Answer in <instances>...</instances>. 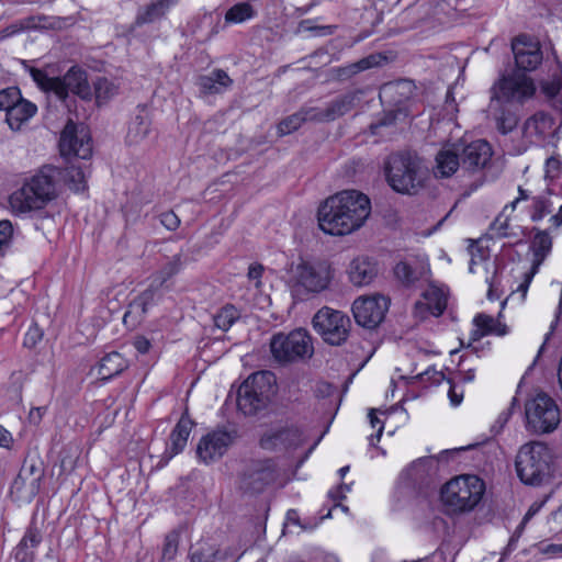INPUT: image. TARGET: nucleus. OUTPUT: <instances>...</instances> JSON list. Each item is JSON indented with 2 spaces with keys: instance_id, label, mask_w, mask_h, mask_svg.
I'll use <instances>...</instances> for the list:
<instances>
[{
  "instance_id": "17",
  "label": "nucleus",
  "mask_w": 562,
  "mask_h": 562,
  "mask_svg": "<svg viewBox=\"0 0 562 562\" xmlns=\"http://www.w3.org/2000/svg\"><path fill=\"white\" fill-rule=\"evenodd\" d=\"M303 442V431L295 425L271 428L260 439L261 448L271 451L294 450Z\"/></svg>"
},
{
  "instance_id": "44",
  "label": "nucleus",
  "mask_w": 562,
  "mask_h": 562,
  "mask_svg": "<svg viewBox=\"0 0 562 562\" xmlns=\"http://www.w3.org/2000/svg\"><path fill=\"white\" fill-rule=\"evenodd\" d=\"M223 557L207 543H202L191 552V562H221Z\"/></svg>"
},
{
  "instance_id": "51",
  "label": "nucleus",
  "mask_w": 562,
  "mask_h": 562,
  "mask_svg": "<svg viewBox=\"0 0 562 562\" xmlns=\"http://www.w3.org/2000/svg\"><path fill=\"white\" fill-rule=\"evenodd\" d=\"M178 550V535L171 532L166 536L165 544L162 548V558L165 560H172L176 557Z\"/></svg>"
},
{
  "instance_id": "53",
  "label": "nucleus",
  "mask_w": 562,
  "mask_h": 562,
  "mask_svg": "<svg viewBox=\"0 0 562 562\" xmlns=\"http://www.w3.org/2000/svg\"><path fill=\"white\" fill-rule=\"evenodd\" d=\"M160 223L168 231H176L180 225V220L176 213H173L172 211H169V212H165L160 215Z\"/></svg>"
},
{
  "instance_id": "62",
  "label": "nucleus",
  "mask_w": 562,
  "mask_h": 562,
  "mask_svg": "<svg viewBox=\"0 0 562 562\" xmlns=\"http://www.w3.org/2000/svg\"><path fill=\"white\" fill-rule=\"evenodd\" d=\"M329 498L335 502V506H338V502L342 501L345 497V493L341 492V488L336 487L335 490H330L328 493Z\"/></svg>"
},
{
  "instance_id": "54",
  "label": "nucleus",
  "mask_w": 562,
  "mask_h": 562,
  "mask_svg": "<svg viewBox=\"0 0 562 562\" xmlns=\"http://www.w3.org/2000/svg\"><path fill=\"white\" fill-rule=\"evenodd\" d=\"M265 271V268L260 263H252L248 268L247 277L250 281L255 282V286L259 289L261 286V278L262 273Z\"/></svg>"
},
{
  "instance_id": "35",
  "label": "nucleus",
  "mask_w": 562,
  "mask_h": 562,
  "mask_svg": "<svg viewBox=\"0 0 562 562\" xmlns=\"http://www.w3.org/2000/svg\"><path fill=\"white\" fill-rule=\"evenodd\" d=\"M186 260L182 250L167 257L160 269L156 272L154 283L161 286L184 267Z\"/></svg>"
},
{
  "instance_id": "60",
  "label": "nucleus",
  "mask_w": 562,
  "mask_h": 562,
  "mask_svg": "<svg viewBox=\"0 0 562 562\" xmlns=\"http://www.w3.org/2000/svg\"><path fill=\"white\" fill-rule=\"evenodd\" d=\"M13 437L12 434L0 425V447L4 449H11L13 446Z\"/></svg>"
},
{
  "instance_id": "29",
  "label": "nucleus",
  "mask_w": 562,
  "mask_h": 562,
  "mask_svg": "<svg viewBox=\"0 0 562 562\" xmlns=\"http://www.w3.org/2000/svg\"><path fill=\"white\" fill-rule=\"evenodd\" d=\"M37 111V106L22 97L5 113V121L12 131H19L21 126L32 119Z\"/></svg>"
},
{
  "instance_id": "6",
  "label": "nucleus",
  "mask_w": 562,
  "mask_h": 562,
  "mask_svg": "<svg viewBox=\"0 0 562 562\" xmlns=\"http://www.w3.org/2000/svg\"><path fill=\"white\" fill-rule=\"evenodd\" d=\"M485 492L484 482L476 475L464 474L447 482L440 492L441 501L452 513L472 510Z\"/></svg>"
},
{
  "instance_id": "63",
  "label": "nucleus",
  "mask_w": 562,
  "mask_h": 562,
  "mask_svg": "<svg viewBox=\"0 0 562 562\" xmlns=\"http://www.w3.org/2000/svg\"><path fill=\"white\" fill-rule=\"evenodd\" d=\"M475 378V371L473 369H468L467 371L462 372L460 375V380L462 382H472Z\"/></svg>"
},
{
  "instance_id": "55",
  "label": "nucleus",
  "mask_w": 562,
  "mask_h": 562,
  "mask_svg": "<svg viewBox=\"0 0 562 562\" xmlns=\"http://www.w3.org/2000/svg\"><path fill=\"white\" fill-rule=\"evenodd\" d=\"M13 557L15 562H33L34 561V552L16 544L13 550Z\"/></svg>"
},
{
  "instance_id": "28",
  "label": "nucleus",
  "mask_w": 562,
  "mask_h": 562,
  "mask_svg": "<svg viewBox=\"0 0 562 562\" xmlns=\"http://www.w3.org/2000/svg\"><path fill=\"white\" fill-rule=\"evenodd\" d=\"M151 121L145 106H138L137 113L132 119L126 134V143L137 145L142 143L150 132Z\"/></svg>"
},
{
  "instance_id": "39",
  "label": "nucleus",
  "mask_w": 562,
  "mask_h": 562,
  "mask_svg": "<svg viewBox=\"0 0 562 562\" xmlns=\"http://www.w3.org/2000/svg\"><path fill=\"white\" fill-rule=\"evenodd\" d=\"M257 11L249 1H243L231 7L225 13V23L240 24L254 19Z\"/></svg>"
},
{
  "instance_id": "37",
  "label": "nucleus",
  "mask_w": 562,
  "mask_h": 562,
  "mask_svg": "<svg viewBox=\"0 0 562 562\" xmlns=\"http://www.w3.org/2000/svg\"><path fill=\"white\" fill-rule=\"evenodd\" d=\"M530 248L533 252V272L537 271L539 266L543 262L544 258L549 255L552 248V240L546 231L537 229V233L531 240Z\"/></svg>"
},
{
  "instance_id": "13",
  "label": "nucleus",
  "mask_w": 562,
  "mask_h": 562,
  "mask_svg": "<svg viewBox=\"0 0 562 562\" xmlns=\"http://www.w3.org/2000/svg\"><path fill=\"white\" fill-rule=\"evenodd\" d=\"M59 150L63 157H78L88 159L92 155L91 136L83 125H77L69 121L60 135Z\"/></svg>"
},
{
  "instance_id": "47",
  "label": "nucleus",
  "mask_w": 562,
  "mask_h": 562,
  "mask_svg": "<svg viewBox=\"0 0 562 562\" xmlns=\"http://www.w3.org/2000/svg\"><path fill=\"white\" fill-rule=\"evenodd\" d=\"M300 32H308L315 36H326L334 33V26L330 25H316L313 20L306 19L299 24Z\"/></svg>"
},
{
  "instance_id": "43",
  "label": "nucleus",
  "mask_w": 562,
  "mask_h": 562,
  "mask_svg": "<svg viewBox=\"0 0 562 562\" xmlns=\"http://www.w3.org/2000/svg\"><path fill=\"white\" fill-rule=\"evenodd\" d=\"M240 317L239 311L232 304L223 306L213 317L217 328L226 331Z\"/></svg>"
},
{
  "instance_id": "41",
  "label": "nucleus",
  "mask_w": 562,
  "mask_h": 562,
  "mask_svg": "<svg viewBox=\"0 0 562 562\" xmlns=\"http://www.w3.org/2000/svg\"><path fill=\"white\" fill-rule=\"evenodd\" d=\"M544 125L546 117L542 114L528 117L522 125L524 138L529 143L541 140L544 136Z\"/></svg>"
},
{
  "instance_id": "31",
  "label": "nucleus",
  "mask_w": 562,
  "mask_h": 562,
  "mask_svg": "<svg viewBox=\"0 0 562 562\" xmlns=\"http://www.w3.org/2000/svg\"><path fill=\"white\" fill-rule=\"evenodd\" d=\"M233 83L226 71L215 69L210 75L200 76L198 86L201 92L205 94H217L224 92Z\"/></svg>"
},
{
  "instance_id": "16",
  "label": "nucleus",
  "mask_w": 562,
  "mask_h": 562,
  "mask_svg": "<svg viewBox=\"0 0 562 562\" xmlns=\"http://www.w3.org/2000/svg\"><path fill=\"white\" fill-rule=\"evenodd\" d=\"M390 301L383 295L359 297L352 304L356 322L364 328H375L385 316Z\"/></svg>"
},
{
  "instance_id": "56",
  "label": "nucleus",
  "mask_w": 562,
  "mask_h": 562,
  "mask_svg": "<svg viewBox=\"0 0 562 562\" xmlns=\"http://www.w3.org/2000/svg\"><path fill=\"white\" fill-rule=\"evenodd\" d=\"M374 412H375L374 409L370 411L369 418H370L371 426L374 428L379 425V429H378L376 435L370 436L369 439H370L371 445H374L375 441H379L382 436V432H383V425L381 424L380 419L374 415Z\"/></svg>"
},
{
  "instance_id": "52",
  "label": "nucleus",
  "mask_w": 562,
  "mask_h": 562,
  "mask_svg": "<svg viewBox=\"0 0 562 562\" xmlns=\"http://www.w3.org/2000/svg\"><path fill=\"white\" fill-rule=\"evenodd\" d=\"M396 117L397 113L395 111L385 112L381 119L370 124L372 134H376L380 127L393 125Z\"/></svg>"
},
{
  "instance_id": "48",
  "label": "nucleus",
  "mask_w": 562,
  "mask_h": 562,
  "mask_svg": "<svg viewBox=\"0 0 562 562\" xmlns=\"http://www.w3.org/2000/svg\"><path fill=\"white\" fill-rule=\"evenodd\" d=\"M13 236V226L9 220L0 221V257L8 251Z\"/></svg>"
},
{
  "instance_id": "12",
  "label": "nucleus",
  "mask_w": 562,
  "mask_h": 562,
  "mask_svg": "<svg viewBox=\"0 0 562 562\" xmlns=\"http://www.w3.org/2000/svg\"><path fill=\"white\" fill-rule=\"evenodd\" d=\"M44 469L40 462L25 459L10 486L11 497L21 503H31L40 493Z\"/></svg>"
},
{
  "instance_id": "14",
  "label": "nucleus",
  "mask_w": 562,
  "mask_h": 562,
  "mask_svg": "<svg viewBox=\"0 0 562 562\" xmlns=\"http://www.w3.org/2000/svg\"><path fill=\"white\" fill-rule=\"evenodd\" d=\"M278 477L276 463L271 459L250 462L240 477V488L245 493L259 494Z\"/></svg>"
},
{
  "instance_id": "64",
  "label": "nucleus",
  "mask_w": 562,
  "mask_h": 562,
  "mask_svg": "<svg viewBox=\"0 0 562 562\" xmlns=\"http://www.w3.org/2000/svg\"><path fill=\"white\" fill-rule=\"evenodd\" d=\"M550 222L555 227H559L562 225V205L559 207L558 213L550 217Z\"/></svg>"
},
{
  "instance_id": "42",
  "label": "nucleus",
  "mask_w": 562,
  "mask_h": 562,
  "mask_svg": "<svg viewBox=\"0 0 562 562\" xmlns=\"http://www.w3.org/2000/svg\"><path fill=\"white\" fill-rule=\"evenodd\" d=\"M473 324L475 327L482 329V331L487 335H496V336H505L508 333L507 326L501 323L498 319L494 317L480 313L474 319Z\"/></svg>"
},
{
  "instance_id": "61",
  "label": "nucleus",
  "mask_w": 562,
  "mask_h": 562,
  "mask_svg": "<svg viewBox=\"0 0 562 562\" xmlns=\"http://www.w3.org/2000/svg\"><path fill=\"white\" fill-rule=\"evenodd\" d=\"M507 221H503L501 222L499 220H496L492 225H491V231L493 232V235L495 237H505L507 236Z\"/></svg>"
},
{
  "instance_id": "9",
  "label": "nucleus",
  "mask_w": 562,
  "mask_h": 562,
  "mask_svg": "<svg viewBox=\"0 0 562 562\" xmlns=\"http://www.w3.org/2000/svg\"><path fill=\"white\" fill-rule=\"evenodd\" d=\"M527 428L537 434L553 431L560 424V409L553 398L539 393L525 406Z\"/></svg>"
},
{
  "instance_id": "27",
  "label": "nucleus",
  "mask_w": 562,
  "mask_h": 562,
  "mask_svg": "<svg viewBox=\"0 0 562 562\" xmlns=\"http://www.w3.org/2000/svg\"><path fill=\"white\" fill-rule=\"evenodd\" d=\"M378 270L374 262L368 258H356L350 262L349 280L356 286L370 284L376 277Z\"/></svg>"
},
{
  "instance_id": "26",
  "label": "nucleus",
  "mask_w": 562,
  "mask_h": 562,
  "mask_svg": "<svg viewBox=\"0 0 562 562\" xmlns=\"http://www.w3.org/2000/svg\"><path fill=\"white\" fill-rule=\"evenodd\" d=\"M180 0H153L146 5L138 9L135 16V25L143 26L145 24L155 23L164 19L171 8L176 7Z\"/></svg>"
},
{
  "instance_id": "4",
  "label": "nucleus",
  "mask_w": 562,
  "mask_h": 562,
  "mask_svg": "<svg viewBox=\"0 0 562 562\" xmlns=\"http://www.w3.org/2000/svg\"><path fill=\"white\" fill-rule=\"evenodd\" d=\"M30 74L43 91L54 93L63 102L67 100L69 92L83 101L93 100L88 74L79 66H72L63 77H49L38 68H31Z\"/></svg>"
},
{
  "instance_id": "24",
  "label": "nucleus",
  "mask_w": 562,
  "mask_h": 562,
  "mask_svg": "<svg viewBox=\"0 0 562 562\" xmlns=\"http://www.w3.org/2000/svg\"><path fill=\"white\" fill-rule=\"evenodd\" d=\"M155 302L156 289L151 284L128 304L123 316L124 324L130 328H135L144 321L148 310L155 305Z\"/></svg>"
},
{
  "instance_id": "49",
  "label": "nucleus",
  "mask_w": 562,
  "mask_h": 562,
  "mask_svg": "<svg viewBox=\"0 0 562 562\" xmlns=\"http://www.w3.org/2000/svg\"><path fill=\"white\" fill-rule=\"evenodd\" d=\"M552 203L544 196L533 198V211L531 213V220L533 222L541 221L546 215L551 212Z\"/></svg>"
},
{
  "instance_id": "11",
  "label": "nucleus",
  "mask_w": 562,
  "mask_h": 562,
  "mask_svg": "<svg viewBox=\"0 0 562 562\" xmlns=\"http://www.w3.org/2000/svg\"><path fill=\"white\" fill-rule=\"evenodd\" d=\"M313 327L325 342L340 346L349 336L351 319L340 311L324 306L314 315Z\"/></svg>"
},
{
  "instance_id": "50",
  "label": "nucleus",
  "mask_w": 562,
  "mask_h": 562,
  "mask_svg": "<svg viewBox=\"0 0 562 562\" xmlns=\"http://www.w3.org/2000/svg\"><path fill=\"white\" fill-rule=\"evenodd\" d=\"M381 59H382V56L379 54L370 55L368 57H364V58L358 60L357 63L351 64L347 69L350 75H356L360 71L379 66Z\"/></svg>"
},
{
  "instance_id": "1",
  "label": "nucleus",
  "mask_w": 562,
  "mask_h": 562,
  "mask_svg": "<svg viewBox=\"0 0 562 562\" xmlns=\"http://www.w3.org/2000/svg\"><path fill=\"white\" fill-rule=\"evenodd\" d=\"M371 213L369 198L356 190H345L327 198L318 207L319 228L331 236H345L359 229Z\"/></svg>"
},
{
  "instance_id": "40",
  "label": "nucleus",
  "mask_w": 562,
  "mask_h": 562,
  "mask_svg": "<svg viewBox=\"0 0 562 562\" xmlns=\"http://www.w3.org/2000/svg\"><path fill=\"white\" fill-rule=\"evenodd\" d=\"M59 175L70 190L82 192L87 189L86 175L81 166L70 164L59 171Z\"/></svg>"
},
{
  "instance_id": "2",
  "label": "nucleus",
  "mask_w": 562,
  "mask_h": 562,
  "mask_svg": "<svg viewBox=\"0 0 562 562\" xmlns=\"http://www.w3.org/2000/svg\"><path fill=\"white\" fill-rule=\"evenodd\" d=\"M385 175L389 184L396 192L414 194L425 186L429 170L416 154L397 153L389 156Z\"/></svg>"
},
{
  "instance_id": "23",
  "label": "nucleus",
  "mask_w": 562,
  "mask_h": 562,
  "mask_svg": "<svg viewBox=\"0 0 562 562\" xmlns=\"http://www.w3.org/2000/svg\"><path fill=\"white\" fill-rule=\"evenodd\" d=\"M459 145L462 168L465 170H481L490 162L492 158V147L484 139H476L468 145Z\"/></svg>"
},
{
  "instance_id": "10",
  "label": "nucleus",
  "mask_w": 562,
  "mask_h": 562,
  "mask_svg": "<svg viewBox=\"0 0 562 562\" xmlns=\"http://www.w3.org/2000/svg\"><path fill=\"white\" fill-rule=\"evenodd\" d=\"M270 351L274 360L280 363L311 357L313 353L311 337L304 329H295L288 335L276 334L270 341Z\"/></svg>"
},
{
  "instance_id": "59",
  "label": "nucleus",
  "mask_w": 562,
  "mask_h": 562,
  "mask_svg": "<svg viewBox=\"0 0 562 562\" xmlns=\"http://www.w3.org/2000/svg\"><path fill=\"white\" fill-rule=\"evenodd\" d=\"M448 382L450 384V387L448 391V396H449L450 403L452 406H458L461 404V402L463 400V391L461 390L460 392H458L457 386L452 383V381L449 380Z\"/></svg>"
},
{
  "instance_id": "19",
  "label": "nucleus",
  "mask_w": 562,
  "mask_h": 562,
  "mask_svg": "<svg viewBox=\"0 0 562 562\" xmlns=\"http://www.w3.org/2000/svg\"><path fill=\"white\" fill-rule=\"evenodd\" d=\"M517 105L499 100L490 95V102L486 109V117L491 121L497 132L507 135L513 132L519 122Z\"/></svg>"
},
{
  "instance_id": "34",
  "label": "nucleus",
  "mask_w": 562,
  "mask_h": 562,
  "mask_svg": "<svg viewBox=\"0 0 562 562\" xmlns=\"http://www.w3.org/2000/svg\"><path fill=\"white\" fill-rule=\"evenodd\" d=\"M310 111H314V108L303 106L297 112L281 120L278 124V134L280 136L289 135L297 131L305 122H316L315 119H312Z\"/></svg>"
},
{
  "instance_id": "57",
  "label": "nucleus",
  "mask_w": 562,
  "mask_h": 562,
  "mask_svg": "<svg viewBox=\"0 0 562 562\" xmlns=\"http://www.w3.org/2000/svg\"><path fill=\"white\" fill-rule=\"evenodd\" d=\"M133 347L140 355H145L149 351L151 344L145 336H136L133 340Z\"/></svg>"
},
{
  "instance_id": "38",
  "label": "nucleus",
  "mask_w": 562,
  "mask_h": 562,
  "mask_svg": "<svg viewBox=\"0 0 562 562\" xmlns=\"http://www.w3.org/2000/svg\"><path fill=\"white\" fill-rule=\"evenodd\" d=\"M92 83L93 99L98 105L106 103L119 92V86L115 81L106 77H98Z\"/></svg>"
},
{
  "instance_id": "8",
  "label": "nucleus",
  "mask_w": 562,
  "mask_h": 562,
  "mask_svg": "<svg viewBox=\"0 0 562 562\" xmlns=\"http://www.w3.org/2000/svg\"><path fill=\"white\" fill-rule=\"evenodd\" d=\"M535 93V81L531 77L520 71L503 75L490 88V95L515 105H522Z\"/></svg>"
},
{
  "instance_id": "30",
  "label": "nucleus",
  "mask_w": 562,
  "mask_h": 562,
  "mask_svg": "<svg viewBox=\"0 0 562 562\" xmlns=\"http://www.w3.org/2000/svg\"><path fill=\"white\" fill-rule=\"evenodd\" d=\"M128 367L127 360L116 351L106 353L98 364V376L106 382L121 374Z\"/></svg>"
},
{
  "instance_id": "20",
  "label": "nucleus",
  "mask_w": 562,
  "mask_h": 562,
  "mask_svg": "<svg viewBox=\"0 0 562 562\" xmlns=\"http://www.w3.org/2000/svg\"><path fill=\"white\" fill-rule=\"evenodd\" d=\"M394 274L404 286L415 288L429 281L430 267L425 257H413L396 263Z\"/></svg>"
},
{
  "instance_id": "18",
  "label": "nucleus",
  "mask_w": 562,
  "mask_h": 562,
  "mask_svg": "<svg viewBox=\"0 0 562 562\" xmlns=\"http://www.w3.org/2000/svg\"><path fill=\"white\" fill-rule=\"evenodd\" d=\"M512 50L518 70H536L542 63L543 54L540 43L528 35H519L512 42Z\"/></svg>"
},
{
  "instance_id": "32",
  "label": "nucleus",
  "mask_w": 562,
  "mask_h": 562,
  "mask_svg": "<svg viewBox=\"0 0 562 562\" xmlns=\"http://www.w3.org/2000/svg\"><path fill=\"white\" fill-rule=\"evenodd\" d=\"M540 92L550 105L557 111H562V71L552 72L540 82Z\"/></svg>"
},
{
  "instance_id": "22",
  "label": "nucleus",
  "mask_w": 562,
  "mask_h": 562,
  "mask_svg": "<svg viewBox=\"0 0 562 562\" xmlns=\"http://www.w3.org/2000/svg\"><path fill=\"white\" fill-rule=\"evenodd\" d=\"M360 91H350L341 94L326 104V106H313L312 119L316 120V123L333 122L338 117L350 112L359 101Z\"/></svg>"
},
{
  "instance_id": "46",
  "label": "nucleus",
  "mask_w": 562,
  "mask_h": 562,
  "mask_svg": "<svg viewBox=\"0 0 562 562\" xmlns=\"http://www.w3.org/2000/svg\"><path fill=\"white\" fill-rule=\"evenodd\" d=\"M21 97V91L18 87L2 89L0 91V111H5L7 113Z\"/></svg>"
},
{
  "instance_id": "45",
  "label": "nucleus",
  "mask_w": 562,
  "mask_h": 562,
  "mask_svg": "<svg viewBox=\"0 0 562 562\" xmlns=\"http://www.w3.org/2000/svg\"><path fill=\"white\" fill-rule=\"evenodd\" d=\"M42 542V533L40 528L36 525V521L33 519L29 527L26 528L24 536L20 540L18 544L26 548V549H35Z\"/></svg>"
},
{
  "instance_id": "7",
  "label": "nucleus",
  "mask_w": 562,
  "mask_h": 562,
  "mask_svg": "<svg viewBox=\"0 0 562 562\" xmlns=\"http://www.w3.org/2000/svg\"><path fill=\"white\" fill-rule=\"evenodd\" d=\"M552 456L549 447L539 441L524 445L515 461L520 481L527 485H540L550 475Z\"/></svg>"
},
{
  "instance_id": "5",
  "label": "nucleus",
  "mask_w": 562,
  "mask_h": 562,
  "mask_svg": "<svg viewBox=\"0 0 562 562\" xmlns=\"http://www.w3.org/2000/svg\"><path fill=\"white\" fill-rule=\"evenodd\" d=\"M54 198L53 177L40 171L10 195L9 204L12 213L20 215L43 209Z\"/></svg>"
},
{
  "instance_id": "58",
  "label": "nucleus",
  "mask_w": 562,
  "mask_h": 562,
  "mask_svg": "<svg viewBox=\"0 0 562 562\" xmlns=\"http://www.w3.org/2000/svg\"><path fill=\"white\" fill-rule=\"evenodd\" d=\"M561 162L559 159L554 157H550L546 161V176L548 178H555L558 171L560 170Z\"/></svg>"
},
{
  "instance_id": "15",
  "label": "nucleus",
  "mask_w": 562,
  "mask_h": 562,
  "mask_svg": "<svg viewBox=\"0 0 562 562\" xmlns=\"http://www.w3.org/2000/svg\"><path fill=\"white\" fill-rule=\"evenodd\" d=\"M294 273L297 283L314 293L327 289L333 279V269L325 260L302 261L296 266Z\"/></svg>"
},
{
  "instance_id": "36",
  "label": "nucleus",
  "mask_w": 562,
  "mask_h": 562,
  "mask_svg": "<svg viewBox=\"0 0 562 562\" xmlns=\"http://www.w3.org/2000/svg\"><path fill=\"white\" fill-rule=\"evenodd\" d=\"M428 310L434 316H440L447 308L448 297L443 289L429 284L423 293Z\"/></svg>"
},
{
  "instance_id": "25",
  "label": "nucleus",
  "mask_w": 562,
  "mask_h": 562,
  "mask_svg": "<svg viewBox=\"0 0 562 562\" xmlns=\"http://www.w3.org/2000/svg\"><path fill=\"white\" fill-rule=\"evenodd\" d=\"M434 175L437 178L451 177L459 167H462L460 145L453 144L442 147L436 155Z\"/></svg>"
},
{
  "instance_id": "3",
  "label": "nucleus",
  "mask_w": 562,
  "mask_h": 562,
  "mask_svg": "<svg viewBox=\"0 0 562 562\" xmlns=\"http://www.w3.org/2000/svg\"><path fill=\"white\" fill-rule=\"evenodd\" d=\"M277 378L271 371L250 374L237 391V407L245 416L267 409L277 393Z\"/></svg>"
},
{
  "instance_id": "33",
  "label": "nucleus",
  "mask_w": 562,
  "mask_h": 562,
  "mask_svg": "<svg viewBox=\"0 0 562 562\" xmlns=\"http://www.w3.org/2000/svg\"><path fill=\"white\" fill-rule=\"evenodd\" d=\"M193 427V422L187 413H184L170 434L169 451L170 457L183 451L187 446L188 438Z\"/></svg>"
},
{
  "instance_id": "21",
  "label": "nucleus",
  "mask_w": 562,
  "mask_h": 562,
  "mask_svg": "<svg viewBox=\"0 0 562 562\" xmlns=\"http://www.w3.org/2000/svg\"><path fill=\"white\" fill-rule=\"evenodd\" d=\"M234 432L218 429L203 436L198 445L196 454L204 463L213 462L223 457L233 443Z\"/></svg>"
}]
</instances>
